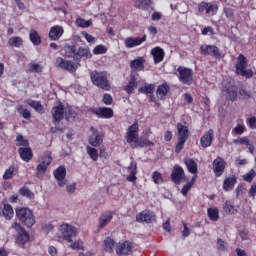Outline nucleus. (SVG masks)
I'll return each mask as SVG.
<instances>
[{"label": "nucleus", "instance_id": "nucleus-1", "mask_svg": "<svg viewBox=\"0 0 256 256\" xmlns=\"http://www.w3.org/2000/svg\"><path fill=\"white\" fill-rule=\"evenodd\" d=\"M16 217L22 225H25V227H28V229H31L33 225H35V214H33V210L27 208V207H18L15 209Z\"/></svg>", "mask_w": 256, "mask_h": 256}, {"label": "nucleus", "instance_id": "nucleus-2", "mask_svg": "<svg viewBox=\"0 0 256 256\" xmlns=\"http://www.w3.org/2000/svg\"><path fill=\"white\" fill-rule=\"evenodd\" d=\"M90 79L95 87H99L103 91H111V83L107 79V72L93 70L90 72Z\"/></svg>", "mask_w": 256, "mask_h": 256}, {"label": "nucleus", "instance_id": "nucleus-3", "mask_svg": "<svg viewBox=\"0 0 256 256\" xmlns=\"http://www.w3.org/2000/svg\"><path fill=\"white\" fill-rule=\"evenodd\" d=\"M11 229H14L16 232L15 235V243L22 249H27V244L31 241V237L29 236V232L21 226V224L14 222L11 225Z\"/></svg>", "mask_w": 256, "mask_h": 256}, {"label": "nucleus", "instance_id": "nucleus-4", "mask_svg": "<svg viewBox=\"0 0 256 256\" xmlns=\"http://www.w3.org/2000/svg\"><path fill=\"white\" fill-rule=\"evenodd\" d=\"M176 127L178 142L175 147V153H179L180 151H183L185 143H187V139H189V127L180 122L177 123Z\"/></svg>", "mask_w": 256, "mask_h": 256}, {"label": "nucleus", "instance_id": "nucleus-5", "mask_svg": "<svg viewBox=\"0 0 256 256\" xmlns=\"http://www.w3.org/2000/svg\"><path fill=\"white\" fill-rule=\"evenodd\" d=\"M248 60L247 57L243 54H239L236 63V74L241 77H245V79H251L253 77V70L247 69Z\"/></svg>", "mask_w": 256, "mask_h": 256}, {"label": "nucleus", "instance_id": "nucleus-6", "mask_svg": "<svg viewBox=\"0 0 256 256\" xmlns=\"http://www.w3.org/2000/svg\"><path fill=\"white\" fill-rule=\"evenodd\" d=\"M178 79L182 85H193V69L184 66L177 68Z\"/></svg>", "mask_w": 256, "mask_h": 256}, {"label": "nucleus", "instance_id": "nucleus-7", "mask_svg": "<svg viewBox=\"0 0 256 256\" xmlns=\"http://www.w3.org/2000/svg\"><path fill=\"white\" fill-rule=\"evenodd\" d=\"M59 231L60 237L64 239V241H68V243L73 241V237H77V228L71 224H62Z\"/></svg>", "mask_w": 256, "mask_h": 256}, {"label": "nucleus", "instance_id": "nucleus-8", "mask_svg": "<svg viewBox=\"0 0 256 256\" xmlns=\"http://www.w3.org/2000/svg\"><path fill=\"white\" fill-rule=\"evenodd\" d=\"M200 53L205 57L210 56L214 59H223V54H221V49L216 45H202L200 46Z\"/></svg>", "mask_w": 256, "mask_h": 256}, {"label": "nucleus", "instance_id": "nucleus-9", "mask_svg": "<svg viewBox=\"0 0 256 256\" xmlns=\"http://www.w3.org/2000/svg\"><path fill=\"white\" fill-rule=\"evenodd\" d=\"M139 141V123L134 122L126 132V142L132 146Z\"/></svg>", "mask_w": 256, "mask_h": 256}, {"label": "nucleus", "instance_id": "nucleus-10", "mask_svg": "<svg viewBox=\"0 0 256 256\" xmlns=\"http://www.w3.org/2000/svg\"><path fill=\"white\" fill-rule=\"evenodd\" d=\"M56 67H59L60 69H63L64 71H69L70 73H75L77 71V63L71 61V60H65L61 57L56 58Z\"/></svg>", "mask_w": 256, "mask_h": 256}, {"label": "nucleus", "instance_id": "nucleus-11", "mask_svg": "<svg viewBox=\"0 0 256 256\" xmlns=\"http://www.w3.org/2000/svg\"><path fill=\"white\" fill-rule=\"evenodd\" d=\"M92 58H93V54L91 53V48L87 46L78 47L77 54H76V61H75L78 67H81V60L87 61V59H92Z\"/></svg>", "mask_w": 256, "mask_h": 256}, {"label": "nucleus", "instance_id": "nucleus-12", "mask_svg": "<svg viewBox=\"0 0 256 256\" xmlns=\"http://www.w3.org/2000/svg\"><path fill=\"white\" fill-rule=\"evenodd\" d=\"M222 91L225 93V98L228 101L235 102L239 97V91L237 90V86L232 84H226L222 86Z\"/></svg>", "mask_w": 256, "mask_h": 256}, {"label": "nucleus", "instance_id": "nucleus-13", "mask_svg": "<svg viewBox=\"0 0 256 256\" xmlns=\"http://www.w3.org/2000/svg\"><path fill=\"white\" fill-rule=\"evenodd\" d=\"M137 223H155L157 216L151 210H144L136 215Z\"/></svg>", "mask_w": 256, "mask_h": 256}, {"label": "nucleus", "instance_id": "nucleus-14", "mask_svg": "<svg viewBox=\"0 0 256 256\" xmlns=\"http://www.w3.org/2000/svg\"><path fill=\"white\" fill-rule=\"evenodd\" d=\"M51 115L54 123H61L65 117V105L59 102L57 106L52 108Z\"/></svg>", "mask_w": 256, "mask_h": 256}, {"label": "nucleus", "instance_id": "nucleus-15", "mask_svg": "<svg viewBox=\"0 0 256 256\" xmlns=\"http://www.w3.org/2000/svg\"><path fill=\"white\" fill-rule=\"evenodd\" d=\"M89 111L100 119H111L114 115L113 110L109 107L90 108Z\"/></svg>", "mask_w": 256, "mask_h": 256}, {"label": "nucleus", "instance_id": "nucleus-16", "mask_svg": "<svg viewBox=\"0 0 256 256\" xmlns=\"http://www.w3.org/2000/svg\"><path fill=\"white\" fill-rule=\"evenodd\" d=\"M170 179L175 183V185H180L181 181L185 179V170L179 164L174 165Z\"/></svg>", "mask_w": 256, "mask_h": 256}, {"label": "nucleus", "instance_id": "nucleus-17", "mask_svg": "<svg viewBox=\"0 0 256 256\" xmlns=\"http://www.w3.org/2000/svg\"><path fill=\"white\" fill-rule=\"evenodd\" d=\"M53 175L56 181H58V187H65V185H67V180H65V177H67V169L65 166H59L54 170Z\"/></svg>", "mask_w": 256, "mask_h": 256}, {"label": "nucleus", "instance_id": "nucleus-18", "mask_svg": "<svg viewBox=\"0 0 256 256\" xmlns=\"http://www.w3.org/2000/svg\"><path fill=\"white\" fill-rule=\"evenodd\" d=\"M226 165H227V162H225V159L221 157H217L216 159H214L212 163V167H213L215 177H221V175L225 173Z\"/></svg>", "mask_w": 256, "mask_h": 256}, {"label": "nucleus", "instance_id": "nucleus-19", "mask_svg": "<svg viewBox=\"0 0 256 256\" xmlns=\"http://www.w3.org/2000/svg\"><path fill=\"white\" fill-rule=\"evenodd\" d=\"M145 41H147V34H144L142 37H128L125 39L124 45L127 49H133V47H139Z\"/></svg>", "mask_w": 256, "mask_h": 256}, {"label": "nucleus", "instance_id": "nucleus-20", "mask_svg": "<svg viewBox=\"0 0 256 256\" xmlns=\"http://www.w3.org/2000/svg\"><path fill=\"white\" fill-rule=\"evenodd\" d=\"M90 131H92V135L88 139V143L92 145V147H101L103 144V134H99V131L95 129V127H91Z\"/></svg>", "mask_w": 256, "mask_h": 256}, {"label": "nucleus", "instance_id": "nucleus-21", "mask_svg": "<svg viewBox=\"0 0 256 256\" xmlns=\"http://www.w3.org/2000/svg\"><path fill=\"white\" fill-rule=\"evenodd\" d=\"M63 33H65V29H63V26H52L48 33V37L50 41H59V39L63 37Z\"/></svg>", "mask_w": 256, "mask_h": 256}, {"label": "nucleus", "instance_id": "nucleus-22", "mask_svg": "<svg viewBox=\"0 0 256 256\" xmlns=\"http://www.w3.org/2000/svg\"><path fill=\"white\" fill-rule=\"evenodd\" d=\"M64 57L67 59H73L74 63L77 59L78 48L74 44H65L63 47Z\"/></svg>", "mask_w": 256, "mask_h": 256}, {"label": "nucleus", "instance_id": "nucleus-23", "mask_svg": "<svg viewBox=\"0 0 256 256\" xmlns=\"http://www.w3.org/2000/svg\"><path fill=\"white\" fill-rule=\"evenodd\" d=\"M214 139V132L213 129H209L204 135L200 138V145L204 149L207 147H211V143H213Z\"/></svg>", "mask_w": 256, "mask_h": 256}, {"label": "nucleus", "instance_id": "nucleus-24", "mask_svg": "<svg viewBox=\"0 0 256 256\" xmlns=\"http://www.w3.org/2000/svg\"><path fill=\"white\" fill-rule=\"evenodd\" d=\"M130 69L133 71H144L145 70V57L139 56L130 62Z\"/></svg>", "mask_w": 256, "mask_h": 256}, {"label": "nucleus", "instance_id": "nucleus-25", "mask_svg": "<svg viewBox=\"0 0 256 256\" xmlns=\"http://www.w3.org/2000/svg\"><path fill=\"white\" fill-rule=\"evenodd\" d=\"M18 153H19L22 161H25L26 163H29V161H31V159H33V150L29 146L28 147H20L18 149Z\"/></svg>", "mask_w": 256, "mask_h": 256}, {"label": "nucleus", "instance_id": "nucleus-26", "mask_svg": "<svg viewBox=\"0 0 256 256\" xmlns=\"http://www.w3.org/2000/svg\"><path fill=\"white\" fill-rule=\"evenodd\" d=\"M133 249L129 241H125L122 244H118L116 247L117 255H129Z\"/></svg>", "mask_w": 256, "mask_h": 256}, {"label": "nucleus", "instance_id": "nucleus-27", "mask_svg": "<svg viewBox=\"0 0 256 256\" xmlns=\"http://www.w3.org/2000/svg\"><path fill=\"white\" fill-rule=\"evenodd\" d=\"M77 111H79V109L73 106L66 107L65 108L66 121H77V119H79V114L77 113Z\"/></svg>", "mask_w": 256, "mask_h": 256}, {"label": "nucleus", "instance_id": "nucleus-28", "mask_svg": "<svg viewBox=\"0 0 256 256\" xmlns=\"http://www.w3.org/2000/svg\"><path fill=\"white\" fill-rule=\"evenodd\" d=\"M113 219V212L107 211L101 214L99 217V227L100 229H104V227H107L109 223H111V220Z\"/></svg>", "mask_w": 256, "mask_h": 256}, {"label": "nucleus", "instance_id": "nucleus-29", "mask_svg": "<svg viewBox=\"0 0 256 256\" xmlns=\"http://www.w3.org/2000/svg\"><path fill=\"white\" fill-rule=\"evenodd\" d=\"M151 55L153 56L154 63H161L165 59V51L157 46L151 50Z\"/></svg>", "mask_w": 256, "mask_h": 256}, {"label": "nucleus", "instance_id": "nucleus-30", "mask_svg": "<svg viewBox=\"0 0 256 256\" xmlns=\"http://www.w3.org/2000/svg\"><path fill=\"white\" fill-rule=\"evenodd\" d=\"M135 89H137V77L135 74H131L129 82L124 86V91L131 95L135 92Z\"/></svg>", "mask_w": 256, "mask_h": 256}, {"label": "nucleus", "instance_id": "nucleus-31", "mask_svg": "<svg viewBox=\"0 0 256 256\" xmlns=\"http://www.w3.org/2000/svg\"><path fill=\"white\" fill-rule=\"evenodd\" d=\"M236 183H237V176L235 175L225 178L223 181L224 191H233V188L235 187Z\"/></svg>", "mask_w": 256, "mask_h": 256}, {"label": "nucleus", "instance_id": "nucleus-32", "mask_svg": "<svg viewBox=\"0 0 256 256\" xmlns=\"http://www.w3.org/2000/svg\"><path fill=\"white\" fill-rule=\"evenodd\" d=\"M170 89L171 87H169V84H167V82L159 85L156 90L157 97H159V99H165V96L169 93Z\"/></svg>", "mask_w": 256, "mask_h": 256}, {"label": "nucleus", "instance_id": "nucleus-33", "mask_svg": "<svg viewBox=\"0 0 256 256\" xmlns=\"http://www.w3.org/2000/svg\"><path fill=\"white\" fill-rule=\"evenodd\" d=\"M184 163L189 173H192L193 175H197V162H195L193 158H184Z\"/></svg>", "mask_w": 256, "mask_h": 256}, {"label": "nucleus", "instance_id": "nucleus-34", "mask_svg": "<svg viewBox=\"0 0 256 256\" xmlns=\"http://www.w3.org/2000/svg\"><path fill=\"white\" fill-rule=\"evenodd\" d=\"M29 39H30L31 43L36 47H39V45H41V43H42L41 36L39 35V32H37V30H34V29L30 30Z\"/></svg>", "mask_w": 256, "mask_h": 256}, {"label": "nucleus", "instance_id": "nucleus-35", "mask_svg": "<svg viewBox=\"0 0 256 256\" xmlns=\"http://www.w3.org/2000/svg\"><path fill=\"white\" fill-rule=\"evenodd\" d=\"M153 5L151 0H135L136 9H142V11H149V8Z\"/></svg>", "mask_w": 256, "mask_h": 256}, {"label": "nucleus", "instance_id": "nucleus-36", "mask_svg": "<svg viewBox=\"0 0 256 256\" xmlns=\"http://www.w3.org/2000/svg\"><path fill=\"white\" fill-rule=\"evenodd\" d=\"M223 211L227 213V215H235L237 209L235 208V203L231 200H226L223 204Z\"/></svg>", "mask_w": 256, "mask_h": 256}, {"label": "nucleus", "instance_id": "nucleus-37", "mask_svg": "<svg viewBox=\"0 0 256 256\" xmlns=\"http://www.w3.org/2000/svg\"><path fill=\"white\" fill-rule=\"evenodd\" d=\"M143 147H155V143L148 139H144L140 141L138 140L136 144L131 145V149H143Z\"/></svg>", "mask_w": 256, "mask_h": 256}, {"label": "nucleus", "instance_id": "nucleus-38", "mask_svg": "<svg viewBox=\"0 0 256 256\" xmlns=\"http://www.w3.org/2000/svg\"><path fill=\"white\" fill-rule=\"evenodd\" d=\"M115 249V240H113V238L111 237H106L104 239V251H106V253H113Z\"/></svg>", "mask_w": 256, "mask_h": 256}, {"label": "nucleus", "instance_id": "nucleus-39", "mask_svg": "<svg viewBox=\"0 0 256 256\" xmlns=\"http://www.w3.org/2000/svg\"><path fill=\"white\" fill-rule=\"evenodd\" d=\"M29 107H32V109H35L37 113H40V115H43L45 113V108H43V104H41V101L36 100H30L28 102Z\"/></svg>", "mask_w": 256, "mask_h": 256}, {"label": "nucleus", "instance_id": "nucleus-40", "mask_svg": "<svg viewBox=\"0 0 256 256\" xmlns=\"http://www.w3.org/2000/svg\"><path fill=\"white\" fill-rule=\"evenodd\" d=\"M8 45L10 47H16L17 49H19V47H23V38L19 36H13L8 39Z\"/></svg>", "mask_w": 256, "mask_h": 256}, {"label": "nucleus", "instance_id": "nucleus-41", "mask_svg": "<svg viewBox=\"0 0 256 256\" xmlns=\"http://www.w3.org/2000/svg\"><path fill=\"white\" fill-rule=\"evenodd\" d=\"M238 95L243 99V101H249V99H253V92L251 90H247V88L242 87L238 90Z\"/></svg>", "mask_w": 256, "mask_h": 256}, {"label": "nucleus", "instance_id": "nucleus-42", "mask_svg": "<svg viewBox=\"0 0 256 256\" xmlns=\"http://www.w3.org/2000/svg\"><path fill=\"white\" fill-rule=\"evenodd\" d=\"M155 91V84H145L144 86L138 89L139 93H143L144 95H153Z\"/></svg>", "mask_w": 256, "mask_h": 256}, {"label": "nucleus", "instance_id": "nucleus-43", "mask_svg": "<svg viewBox=\"0 0 256 256\" xmlns=\"http://www.w3.org/2000/svg\"><path fill=\"white\" fill-rule=\"evenodd\" d=\"M2 213L5 219H8V220L13 219V215H15V212L13 211V207L10 204H4Z\"/></svg>", "mask_w": 256, "mask_h": 256}, {"label": "nucleus", "instance_id": "nucleus-44", "mask_svg": "<svg viewBox=\"0 0 256 256\" xmlns=\"http://www.w3.org/2000/svg\"><path fill=\"white\" fill-rule=\"evenodd\" d=\"M207 215H208L210 221H219V209L208 208Z\"/></svg>", "mask_w": 256, "mask_h": 256}, {"label": "nucleus", "instance_id": "nucleus-45", "mask_svg": "<svg viewBox=\"0 0 256 256\" xmlns=\"http://www.w3.org/2000/svg\"><path fill=\"white\" fill-rule=\"evenodd\" d=\"M86 151H87L90 159H92V161H98L99 151L96 148H93L91 146H87Z\"/></svg>", "mask_w": 256, "mask_h": 256}, {"label": "nucleus", "instance_id": "nucleus-46", "mask_svg": "<svg viewBox=\"0 0 256 256\" xmlns=\"http://www.w3.org/2000/svg\"><path fill=\"white\" fill-rule=\"evenodd\" d=\"M19 194L22 197H27V199H35V194L27 188V186H23L19 189Z\"/></svg>", "mask_w": 256, "mask_h": 256}, {"label": "nucleus", "instance_id": "nucleus-47", "mask_svg": "<svg viewBox=\"0 0 256 256\" xmlns=\"http://www.w3.org/2000/svg\"><path fill=\"white\" fill-rule=\"evenodd\" d=\"M16 147H29V140L25 139L23 135L18 134L16 137Z\"/></svg>", "mask_w": 256, "mask_h": 256}, {"label": "nucleus", "instance_id": "nucleus-48", "mask_svg": "<svg viewBox=\"0 0 256 256\" xmlns=\"http://www.w3.org/2000/svg\"><path fill=\"white\" fill-rule=\"evenodd\" d=\"M76 25L78 27H82V29H87V27H91V25H93V22L91 20H85L83 18H77L76 19Z\"/></svg>", "mask_w": 256, "mask_h": 256}, {"label": "nucleus", "instance_id": "nucleus-49", "mask_svg": "<svg viewBox=\"0 0 256 256\" xmlns=\"http://www.w3.org/2000/svg\"><path fill=\"white\" fill-rule=\"evenodd\" d=\"M47 167H49L45 162H40L36 167L37 175H45L47 172Z\"/></svg>", "mask_w": 256, "mask_h": 256}, {"label": "nucleus", "instance_id": "nucleus-50", "mask_svg": "<svg viewBox=\"0 0 256 256\" xmlns=\"http://www.w3.org/2000/svg\"><path fill=\"white\" fill-rule=\"evenodd\" d=\"M15 171H16L15 167L13 166L9 167L3 174V179L4 180L13 179V175H15Z\"/></svg>", "mask_w": 256, "mask_h": 256}, {"label": "nucleus", "instance_id": "nucleus-51", "mask_svg": "<svg viewBox=\"0 0 256 256\" xmlns=\"http://www.w3.org/2000/svg\"><path fill=\"white\" fill-rule=\"evenodd\" d=\"M93 53L94 55H105V53H107V47H105L104 45H97L94 49H93Z\"/></svg>", "mask_w": 256, "mask_h": 256}, {"label": "nucleus", "instance_id": "nucleus-52", "mask_svg": "<svg viewBox=\"0 0 256 256\" xmlns=\"http://www.w3.org/2000/svg\"><path fill=\"white\" fill-rule=\"evenodd\" d=\"M84 243L81 240L75 241L72 244H70L71 249H76L77 251H83L85 247L83 246Z\"/></svg>", "mask_w": 256, "mask_h": 256}, {"label": "nucleus", "instance_id": "nucleus-53", "mask_svg": "<svg viewBox=\"0 0 256 256\" xmlns=\"http://www.w3.org/2000/svg\"><path fill=\"white\" fill-rule=\"evenodd\" d=\"M53 161V157H51V152L50 151H46L44 153V156L42 158V163H44V165H51V162Z\"/></svg>", "mask_w": 256, "mask_h": 256}, {"label": "nucleus", "instance_id": "nucleus-54", "mask_svg": "<svg viewBox=\"0 0 256 256\" xmlns=\"http://www.w3.org/2000/svg\"><path fill=\"white\" fill-rule=\"evenodd\" d=\"M152 179H153L154 183H156V185L163 183V176L160 174L159 171L153 172Z\"/></svg>", "mask_w": 256, "mask_h": 256}, {"label": "nucleus", "instance_id": "nucleus-55", "mask_svg": "<svg viewBox=\"0 0 256 256\" xmlns=\"http://www.w3.org/2000/svg\"><path fill=\"white\" fill-rule=\"evenodd\" d=\"M256 177L255 170L251 169L246 175L243 176L244 181H247V183H251L253 179Z\"/></svg>", "mask_w": 256, "mask_h": 256}, {"label": "nucleus", "instance_id": "nucleus-56", "mask_svg": "<svg viewBox=\"0 0 256 256\" xmlns=\"http://www.w3.org/2000/svg\"><path fill=\"white\" fill-rule=\"evenodd\" d=\"M236 145H246V147L249 145V138L248 137H242L239 139H236L233 141Z\"/></svg>", "mask_w": 256, "mask_h": 256}, {"label": "nucleus", "instance_id": "nucleus-57", "mask_svg": "<svg viewBox=\"0 0 256 256\" xmlns=\"http://www.w3.org/2000/svg\"><path fill=\"white\" fill-rule=\"evenodd\" d=\"M224 15L227 17V19H235V12H233L232 8H224Z\"/></svg>", "mask_w": 256, "mask_h": 256}, {"label": "nucleus", "instance_id": "nucleus-58", "mask_svg": "<svg viewBox=\"0 0 256 256\" xmlns=\"http://www.w3.org/2000/svg\"><path fill=\"white\" fill-rule=\"evenodd\" d=\"M102 102L104 105H112L113 104V96L111 94H104Z\"/></svg>", "mask_w": 256, "mask_h": 256}, {"label": "nucleus", "instance_id": "nucleus-59", "mask_svg": "<svg viewBox=\"0 0 256 256\" xmlns=\"http://www.w3.org/2000/svg\"><path fill=\"white\" fill-rule=\"evenodd\" d=\"M30 71L33 73H41L43 71V68L39 64L30 63Z\"/></svg>", "mask_w": 256, "mask_h": 256}, {"label": "nucleus", "instance_id": "nucleus-60", "mask_svg": "<svg viewBox=\"0 0 256 256\" xmlns=\"http://www.w3.org/2000/svg\"><path fill=\"white\" fill-rule=\"evenodd\" d=\"M128 173L137 175V162L132 161L128 166Z\"/></svg>", "mask_w": 256, "mask_h": 256}, {"label": "nucleus", "instance_id": "nucleus-61", "mask_svg": "<svg viewBox=\"0 0 256 256\" xmlns=\"http://www.w3.org/2000/svg\"><path fill=\"white\" fill-rule=\"evenodd\" d=\"M245 126L244 125H237L236 127L233 128V132L236 135H243L245 133Z\"/></svg>", "mask_w": 256, "mask_h": 256}, {"label": "nucleus", "instance_id": "nucleus-62", "mask_svg": "<svg viewBox=\"0 0 256 256\" xmlns=\"http://www.w3.org/2000/svg\"><path fill=\"white\" fill-rule=\"evenodd\" d=\"M77 189V183H72V184H68L66 185V191L69 195H73V193H75Z\"/></svg>", "mask_w": 256, "mask_h": 256}, {"label": "nucleus", "instance_id": "nucleus-63", "mask_svg": "<svg viewBox=\"0 0 256 256\" xmlns=\"http://www.w3.org/2000/svg\"><path fill=\"white\" fill-rule=\"evenodd\" d=\"M191 187H193V183H186L182 187L181 193H182V195H184V197H187V193H189V191H191Z\"/></svg>", "mask_w": 256, "mask_h": 256}, {"label": "nucleus", "instance_id": "nucleus-64", "mask_svg": "<svg viewBox=\"0 0 256 256\" xmlns=\"http://www.w3.org/2000/svg\"><path fill=\"white\" fill-rule=\"evenodd\" d=\"M248 125L250 129H256V117L252 116L248 119Z\"/></svg>", "mask_w": 256, "mask_h": 256}]
</instances>
